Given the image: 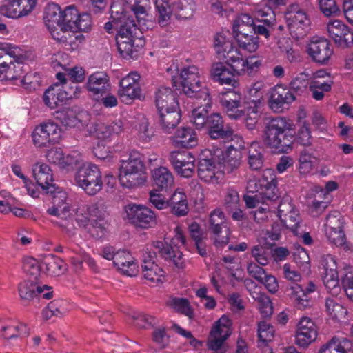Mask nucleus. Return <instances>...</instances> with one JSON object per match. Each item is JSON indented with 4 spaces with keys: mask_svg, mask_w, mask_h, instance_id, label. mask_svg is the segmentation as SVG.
<instances>
[{
    "mask_svg": "<svg viewBox=\"0 0 353 353\" xmlns=\"http://www.w3.org/2000/svg\"><path fill=\"white\" fill-rule=\"evenodd\" d=\"M33 176L37 183L46 192H53L57 189L54 183L52 170L44 163H37L32 168Z\"/></svg>",
    "mask_w": 353,
    "mask_h": 353,
    "instance_id": "7c9ffc66",
    "label": "nucleus"
},
{
    "mask_svg": "<svg viewBox=\"0 0 353 353\" xmlns=\"http://www.w3.org/2000/svg\"><path fill=\"white\" fill-rule=\"evenodd\" d=\"M234 143H231L227 147L226 150L223 153L224 167L232 172L236 169L241 164V150L244 148V141L241 136L235 135L234 140Z\"/></svg>",
    "mask_w": 353,
    "mask_h": 353,
    "instance_id": "c756f323",
    "label": "nucleus"
},
{
    "mask_svg": "<svg viewBox=\"0 0 353 353\" xmlns=\"http://www.w3.org/2000/svg\"><path fill=\"white\" fill-rule=\"evenodd\" d=\"M234 39L241 48L249 52H254L259 48V38L252 33L235 34Z\"/></svg>",
    "mask_w": 353,
    "mask_h": 353,
    "instance_id": "3c124183",
    "label": "nucleus"
},
{
    "mask_svg": "<svg viewBox=\"0 0 353 353\" xmlns=\"http://www.w3.org/2000/svg\"><path fill=\"white\" fill-rule=\"evenodd\" d=\"M352 346V341L347 338L333 337L320 348L318 353H348Z\"/></svg>",
    "mask_w": 353,
    "mask_h": 353,
    "instance_id": "79ce46f5",
    "label": "nucleus"
},
{
    "mask_svg": "<svg viewBox=\"0 0 353 353\" xmlns=\"http://www.w3.org/2000/svg\"><path fill=\"white\" fill-rule=\"evenodd\" d=\"M85 86L93 99L110 91L111 88L108 75L102 71H97L90 75Z\"/></svg>",
    "mask_w": 353,
    "mask_h": 353,
    "instance_id": "c85d7f7f",
    "label": "nucleus"
},
{
    "mask_svg": "<svg viewBox=\"0 0 353 353\" xmlns=\"http://www.w3.org/2000/svg\"><path fill=\"white\" fill-rule=\"evenodd\" d=\"M21 0H11L7 4L0 7L1 14L9 18H19L22 15V10L20 8Z\"/></svg>",
    "mask_w": 353,
    "mask_h": 353,
    "instance_id": "bf43d9fd",
    "label": "nucleus"
},
{
    "mask_svg": "<svg viewBox=\"0 0 353 353\" xmlns=\"http://www.w3.org/2000/svg\"><path fill=\"white\" fill-rule=\"evenodd\" d=\"M277 183L275 171L268 168L263 171L261 176L258 180L249 181L248 189L250 192H259L261 202L268 204L277 201L281 197Z\"/></svg>",
    "mask_w": 353,
    "mask_h": 353,
    "instance_id": "1a4fd4ad",
    "label": "nucleus"
},
{
    "mask_svg": "<svg viewBox=\"0 0 353 353\" xmlns=\"http://www.w3.org/2000/svg\"><path fill=\"white\" fill-rule=\"evenodd\" d=\"M133 325L138 329L153 330V331H165V328L159 324L156 317L145 314H139L133 317Z\"/></svg>",
    "mask_w": 353,
    "mask_h": 353,
    "instance_id": "a18cd8bd",
    "label": "nucleus"
},
{
    "mask_svg": "<svg viewBox=\"0 0 353 353\" xmlns=\"http://www.w3.org/2000/svg\"><path fill=\"white\" fill-rule=\"evenodd\" d=\"M308 75L304 72L297 74L289 83V90L295 94H301L307 87Z\"/></svg>",
    "mask_w": 353,
    "mask_h": 353,
    "instance_id": "13d9d810",
    "label": "nucleus"
},
{
    "mask_svg": "<svg viewBox=\"0 0 353 353\" xmlns=\"http://www.w3.org/2000/svg\"><path fill=\"white\" fill-rule=\"evenodd\" d=\"M23 273L26 274L27 277L25 280L26 286L23 299L34 301L43 298L46 300H50L54 297L52 288L39 283L40 266L36 259L23 257Z\"/></svg>",
    "mask_w": 353,
    "mask_h": 353,
    "instance_id": "39448f33",
    "label": "nucleus"
},
{
    "mask_svg": "<svg viewBox=\"0 0 353 353\" xmlns=\"http://www.w3.org/2000/svg\"><path fill=\"white\" fill-rule=\"evenodd\" d=\"M75 180L78 186L90 196L97 194L103 187L101 171L97 165L92 163L81 167L76 174Z\"/></svg>",
    "mask_w": 353,
    "mask_h": 353,
    "instance_id": "9b49d317",
    "label": "nucleus"
},
{
    "mask_svg": "<svg viewBox=\"0 0 353 353\" xmlns=\"http://www.w3.org/2000/svg\"><path fill=\"white\" fill-rule=\"evenodd\" d=\"M329 37L340 48H350L353 45V32L339 20L330 21L327 25Z\"/></svg>",
    "mask_w": 353,
    "mask_h": 353,
    "instance_id": "393cba45",
    "label": "nucleus"
},
{
    "mask_svg": "<svg viewBox=\"0 0 353 353\" xmlns=\"http://www.w3.org/2000/svg\"><path fill=\"white\" fill-rule=\"evenodd\" d=\"M94 129L97 139L105 141L113 135L121 133L123 130V124L120 119H117L111 123H98L95 125Z\"/></svg>",
    "mask_w": 353,
    "mask_h": 353,
    "instance_id": "4c0bfd02",
    "label": "nucleus"
},
{
    "mask_svg": "<svg viewBox=\"0 0 353 353\" xmlns=\"http://www.w3.org/2000/svg\"><path fill=\"white\" fill-rule=\"evenodd\" d=\"M209 229L214 235V245L223 247L229 241L230 230L225 225V216L219 209L213 210L209 218Z\"/></svg>",
    "mask_w": 353,
    "mask_h": 353,
    "instance_id": "aec40b11",
    "label": "nucleus"
},
{
    "mask_svg": "<svg viewBox=\"0 0 353 353\" xmlns=\"http://www.w3.org/2000/svg\"><path fill=\"white\" fill-rule=\"evenodd\" d=\"M220 103L224 112L231 119H239L245 114L246 105L243 101V95L241 92L229 90L224 93Z\"/></svg>",
    "mask_w": 353,
    "mask_h": 353,
    "instance_id": "dca6fc26",
    "label": "nucleus"
},
{
    "mask_svg": "<svg viewBox=\"0 0 353 353\" xmlns=\"http://www.w3.org/2000/svg\"><path fill=\"white\" fill-rule=\"evenodd\" d=\"M325 306L327 314L333 319H340L347 314L346 308L339 303L336 298H326Z\"/></svg>",
    "mask_w": 353,
    "mask_h": 353,
    "instance_id": "603ef678",
    "label": "nucleus"
},
{
    "mask_svg": "<svg viewBox=\"0 0 353 353\" xmlns=\"http://www.w3.org/2000/svg\"><path fill=\"white\" fill-rule=\"evenodd\" d=\"M65 301L63 299H56L50 302L43 310V316L48 319L52 316L61 317L66 312Z\"/></svg>",
    "mask_w": 353,
    "mask_h": 353,
    "instance_id": "864d4df0",
    "label": "nucleus"
},
{
    "mask_svg": "<svg viewBox=\"0 0 353 353\" xmlns=\"http://www.w3.org/2000/svg\"><path fill=\"white\" fill-rule=\"evenodd\" d=\"M179 85L183 93L194 99H207L208 90L203 87L199 74V69L194 65L183 68L179 77Z\"/></svg>",
    "mask_w": 353,
    "mask_h": 353,
    "instance_id": "9d476101",
    "label": "nucleus"
},
{
    "mask_svg": "<svg viewBox=\"0 0 353 353\" xmlns=\"http://www.w3.org/2000/svg\"><path fill=\"white\" fill-rule=\"evenodd\" d=\"M283 277L291 282L286 287V292L294 305L299 310L309 308L312 305V294L317 290L313 281L300 283L301 275L297 270H292L289 263L284 264L283 267Z\"/></svg>",
    "mask_w": 353,
    "mask_h": 353,
    "instance_id": "20e7f679",
    "label": "nucleus"
},
{
    "mask_svg": "<svg viewBox=\"0 0 353 353\" xmlns=\"http://www.w3.org/2000/svg\"><path fill=\"white\" fill-rule=\"evenodd\" d=\"M320 11L327 17H336L341 14V10L336 0H318Z\"/></svg>",
    "mask_w": 353,
    "mask_h": 353,
    "instance_id": "4d7b16f0",
    "label": "nucleus"
},
{
    "mask_svg": "<svg viewBox=\"0 0 353 353\" xmlns=\"http://www.w3.org/2000/svg\"><path fill=\"white\" fill-rule=\"evenodd\" d=\"M324 276L323 281L328 290L339 287L337 265L335 259L331 255H327L323 261Z\"/></svg>",
    "mask_w": 353,
    "mask_h": 353,
    "instance_id": "e433bc0d",
    "label": "nucleus"
},
{
    "mask_svg": "<svg viewBox=\"0 0 353 353\" xmlns=\"http://www.w3.org/2000/svg\"><path fill=\"white\" fill-rule=\"evenodd\" d=\"M126 217L137 228L148 229L157 224V215L148 207L135 203H129L125 207Z\"/></svg>",
    "mask_w": 353,
    "mask_h": 353,
    "instance_id": "2eb2a0df",
    "label": "nucleus"
},
{
    "mask_svg": "<svg viewBox=\"0 0 353 353\" xmlns=\"http://www.w3.org/2000/svg\"><path fill=\"white\" fill-rule=\"evenodd\" d=\"M145 167L143 155L133 150L128 160H122L119 168V181L124 187L130 188L145 183Z\"/></svg>",
    "mask_w": 353,
    "mask_h": 353,
    "instance_id": "423d86ee",
    "label": "nucleus"
},
{
    "mask_svg": "<svg viewBox=\"0 0 353 353\" xmlns=\"http://www.w3.org/2000/svg\"><path fill=\"white\" fill-rule=\"evenodd\" d=\"M216 170L215 160L211 151L209 150L202 151L199 158L197 168L199 179L206 183H217Z\"/></svg>",
    "mask_w": 353,
    "mask_h": 353,
    "instance_id": "bb28decb",
    "label": "nucleus"
},
{
    "mask_svg": "<svg viewBox=\"0 0 353 353\" xmlns=\"http://www.w3.org/2000/svg\"><path fill=\"white\" fill-rule=\"evenodd\" d=\"M114 265L123 274L133 276L138 272V265L132 254L125 250H119L113 261Z\"/></svg>",
    "mask_w": 353,
    "mask_h": 353,
    "instance_id": "f704fd0d",
    "label": "nucleus"
},
{
    "mask_svg": "<svg viewBox=\"0 0 353 353\" xmlns=\"http://www.w3.org/2000/svg\"><path fill=\"white\" fill-rule=\"evenodd\" d=\"M66 27L73 32H88L92 26V19L87 12L79 13L74 6L65 8L63 16Z\"/></svg>",
    "mask_w": 353,
    "mask_h": 353,
    "instance_id": "5701e85b",
    "label": "nucleus"
},
{
    "mask_svg": "<svg viewBox=\"0 0 353 353\" xmlns=\"http://www.w3.org/2000/svg\"><path fill=\"white\" fill-rule=\"evenodd\" d=\"M196 103L200 104L194 108L192 112L191 121L194 124L195 127L198 129L205 128L207 122L208 121L209 110L211 108V99L210 94L207 99H195Z\"/></svg>",
    "mask_w": 353,
    "mask_h": 353,
    "instance_id": "c9c22d12",
    "label": "nucleus"
},
{
    "mask_svg": "<svg viewBox=\"0 0 353 353\" xmlns=\"http://www.w3.org/2000/svg\"><path fill=\"white\" fill-rule=\"evenodd\" d=\"M46 265L48 274L52 276H58L65 270L64 262L59 257L52 256L48 259Z\"/></svg>",
    "mask_w": 353,
    "mask_h": 353,
    "instance_id": "338daca9",
    "label": "nucleus"
},
{
    "mask_svg": "<svg viewBox=\"0 0 353 353\" xmlns=\"http://www.w3.org/2000/svg\"><path fill=\"white\" fill-rule=\"evenodd\" d=\"M170 305L175 312L187 316L192 320L194 318V310L188 299L183 297H174L170 301Z\"/></svg>",
    "mask_w": 353,
    "mask_h": 353,
    "instance_id": "09e8293b",
    "label": "nucleus"
},
{
    "mask_svg": "<svg viewBox=\"0 0 353 353\" xmlns=\"http://www.w3.org/2000/svg\"><path fill=\"white\" fill-rule=\"evenodd\" d=\"M314 157L307 150L301 152L299 162V171L301 174H307L310 173L313 168V159Z\"/></svg>",
    "mask_w": 353,
    "mask_h": 353,
    "instance_id": "680f3d73",
    "label": "nucleus"
},
{
    "mask_svg": "<svg viewBox=\"0 0 353 353\" xmlns=\"http://www.w3.org/2000/svg\"><path fill=\"white\" fill-rule=\"evenodd\" d=\"M169 161L183 177H190L194 172L196 158L188 151H173L170 154Z\"/></svg>",
    "mask_w": 353,
    "mask_h": 353,
    "instance_id": "4be33fe9",
    "label": "nucleus"
},
{
    "mask_svg": "<svg viewBox=\"0 0 353 353\" xmlns=\"http://www.w3.org/2000/svg\"><path fill=\"white\" fill-rule=\"evenodd\" d=\"M154 5L161 26L168 25L172 14L183 19L191 17L195 9L194 0H154Z\"/></svg>",
    "mask_w": 353,
    "mask_h": 353,
    "instance_id": "0eeeda50",
    "label": "nucleus"
},
{
    "mask_svg": "<svg viewBox=\"0 0 353 353\" xmlns=\"http://www.w3.org/2000/svg\"><path fill=\"white\" fill-rule=\"evenodd\" d=\"M296 100V96L288 88L276 85L271 92L269 106L274 112H282Z\"/></svg>",
    "mask_w": 353,
    "mask_h": 353,
    "instance_id": "cd10ccee",
    "label": "nucleus"
},
{
    "mask_svg": "<svg viewBox=\"0 0 353 353\" xmlns=\"http://www.w3.org/2000/svg\"><path fill=\"white\" fill-rule=\"evenodd\" d=\"M142 256L141 268L144 278L152 284L162 283L164 280L165 272L155 262L156 252L147 248Z\"/></svg>",
    "mask_w": 353,
    "mask_h": 353,
    "instance_id": "412c9836",
    "label": "nucleus"
},
{
    "mask_svg": "<svg viewBox=\"0 0 353 353\" xmlns=\"http://www.w3.org/2000/svg\"><path fill=\"white\" fill-rule=\"evenodd\" d=\"M152 186L157 191L168 192L174 187L172 172L166 167L159 166L151 172Z\"/></svg>",
    "mask_w": 353,
    "mask_h": 353,
    "instance_id": "473e14b6",
    "label": "nucleus"
},
{
    "mask_svg": "<svg viewBox=\"0 0 353 353\" xmlns=\"http://www.w3.org/2000/svg\"><path fill=\"white\" fill-rule=\"evenodd\" d=\"M149 0H112L110 6V19L121 21L133 20L128 14L132 12L139 26L144 25L148 16Z\"/></svg>",
    "mask_w": 353,
    "mask_h": 353,
    "instance_id": "6e6552de",
    "label": "nucleus"
},
{
    "mask_svg": "<svg viewBox=\"0 0 353 353\" xmlns=\"http://www.w3.org/2000/svg\"><path fill=\"white\" fill-rule=\"evenodd\" d=\"M49 194V192H47ZM52 194V206L48 209L47 212L52 216L59 217L63 220H66L71 215V209L69 204L66 203L67 194L57 186V189Z\"/></svg>",
    "mask_w": 353,
    "mask_h": 353,
    "instance_id": "2f4dec72",
    "label": "nucleus"
},
{
    "mask_svg": "<svg viewBox=\"0 0 353 353\" xmlns=\"http://www.w3.org/2000/svg\"><path fill=\"white\" fill-rule=\"evenodd\" d=\"M139 79L140 75L137 72H130L120 80L118 95L123 102L129 103L141 99L142 90Z\"/></svg>",
    "mask_w": 353,
    "mask_h": 353,
    "instance_id": "6ab92c4d",
    "label": "nucleus"
},
{
    "mask_svg": "<svg viewBox=\"0 0 353 353\" xmlns=\"http://www.w3.org/2000/svg\"><path fill=\"white\" fill-rule=\"evenodd\" d=\"M292 121L283 117L271 119L265 128V141L276 153H286L291 150L294 136Z\"/></svg>",
    "mask_w": 353,
    "mask_h": 353,
    "instance_id": "7ed1b4c3",
    "label": "nucleus"
},
{
    "mask_svg": "<svg viewBox=\"0 0 353 353\" xmlns=\"http://www.w3.org/2000/svg\"><path fill=\"white\" fill-rule=\"evenodd\" d=\"M274 25V20L272 19H263L261 22H255L254 26L251 28L250 33L254 36L261 35L265 39L269 38L270 30L272 29Z\"/></svg>",
    "mask_w": 353,
    "mask_h": 353,
    "instance_id": "0e129e2a",
    "label": "nucleus"
},
{
    "mask_svg": "<svg viewBox=\"0 0 353 353\" xmlns=\"http://www.w3.org/2000/svg\"><path fill=\"white\" fill-rule=\"evenodd\" d=\"M65 9L61 10L60 6L55 3H49L46 6L43 14L44 23L48 29L65 23Z\"/></svg>",
    "mask_w": 353,
    "mask_h": 353,
    "instance_id": "58836bf2",
    "label": "nucleus"
},
{
    "mask_svg": "<svg viewBox=\"0 0 353 353\" xmlns=\"http://www.w3.org/2000/svg\"><path fill=\"white\" fill-rule=\"evenodd\" d=\"M264 148L257 141H253L248 148V163L249 167L253 170H260L264 162Z\"/></svg>",
    "mask_w": 353,
    "mask_h": 353,
    "instance_id": "c03bdc74",
    "label": "nucleus"
},
{
    "mask_svg": "<svg viewBox=\"0 0 353 353\" xmlns=\"http://www.w3.org/2000/svg\"><path fill=\"white\" fill-rule=\"evenodd\" d=\"M222 332H210L207 340V346L209 350L214 352H221L223 350H226L225 346V341L230 337L232 332H225L224 335H221Z\"/></svg>",
    "mask_w": 353,
    "mask_h": 353,
    "instance_id": "8fccbe9b",
    "label": "nucleus"
},
{
    "mask_svg": "<svg viewBox=\"0 0 353 353\" xmlns=\"http://www.w3.org/2000/svg\"><path fill=\"white\" fill-rule=\"evenodd\" d=\"M210 137L212 139H223L224 141L234 140V134L232 128L224 123L221 115L219 113H212L210 114L208 121L205 126Z\"/></svg>",
    "mask_w": 353,
    "mask_h": 353,
    "instance_id": "b1692460",
    "label": "nucleus"
},
{
    "mask_svg": "<svg viewBox=\"0 0 353 353\" xmlns=\"http://www.w3.org/2000/svg\"><path fill=\"white\" fill-rule=\"evenodd\" d=\"M214 47L219 60L225 61L230 70L223 63H214L210 70V77L213 81L221 85H230L233 88L239 85L235 76L245 74L251 75L257 71L262 63L255 56L244 57L239 49L226 39L221 34L217 33L214 38Z\"/></svg>",
    "mask_w": 353,
    "mask_h": 353,
    "instance_id": "f257e3e1",
    "label": "nucleus"
},
{
    "mask_svg": "<svg viewBox=\"0 0 353 353\" xmlns=\"http://www.w3.org/2000/svg\"><path fill=\"white\" fill-rule=\"evenodd\" d=\"M104 29L108 33H113L116 30V44L120 54L124 59H135L139 47H143L145 41L139 28L134 20L120 21L110 19L104 25Z\"/></svg>",
    "mask_w": 353,
    "mask_h": 353,
    "instance_id": "f03ea898",
    "label": "nucleus"
},
{
    "mask_svg": "<svg viewBox=\"0 0 353 353\" xmlns=\"http://www.w3.org/2000/svg\"><path fill=\"white\" fill-rule=\"evenodd\" d=\"M344 221L341 214L337 211H332L325 219V231L343 229Z\"/></svg>",
    "mask_w": 353,
    "mask_h": 353,
    "instance_id": "052dcab7",
    "label": "nucleus"
},
{
    "mask_svg": "<svg viewBox=\"0 0 353 353\" xmlns=\"http://www.w3.org/2000/svg\"><path fill=\"white\" fill-rule=\"evenodd\" d=\"M154 102L157 111L179 108L176 95L169 87L161 86L157 90L154 94Z\"/></svg>",
    "mask_w": 353,
    "mask_h": 353,
    "instance_id": "72a5a7b5",
    "label": "nucleus"
},
{
    "mask_svg": "<svg viewBox=\"0 0 353 353\" xmlns=\"http://www.w3.org/2000/svg\"><path fill=\"white\" fill-rule=\"evenodd\" d=\"M306 52L314 62L326 65L333 54L334 50L327 39L314 37L307 44Z\"/></svg>",
    "mask_w": 353,
    "mask_h": 353,
    "instance_id": "a211bd4d",
    "label": "nucleus"
},
{
    "mask_svg": "<svg viewBox=\"0 0 353 353\" xmlns=\"http://www.w3.org/2000/svg\"><path fill=\"white\" fill-rule=\"evenodd\" d=\"M34 144L44 147L57 143L61 137V129L54 122L47 121L37 125L32 134Z\"/></svg>",
    "mask_w": 353,
    "mask_h": 353,
    "instance_id": "f3484780",
    "label": "nucleus"
},
{
    "mask_svg": "<svg viewBox=\"0 0 353 353\" xmlns=\"http://www.w3.org/2000/svg\"><path fill=\"white\" fill-rule=\"evenodd\" d=\"M22 50L21 48L12 46L10 43H0V68L5 69V72L8 68V64L6 60L8 57L14 59L17 65H13V70L15 73L14 75L11 76L10 78L12 79H18L21 77L22 74Z\"/></svg>",
    "mask_w": 353,
    "mask_h": 353,
    "instance_id": "a878e982",
    "label": "nucleus"
},
{
    "mask_svg": "<svg viewBox=\"0 0 353 353\" xmlns=\"http://www.w3.org/2000/svg\"><path fill=\"white\" fill-rule=\"evenodd\" d=\"M55 118L65 127H76L80 122L73 110L66 108L58 110L55 113Z\"/></svg>",
    "mask_w": 353,
    "mask_h": 353,
    "instance_id": "5fc2aeb1",
    "label": "nucleus"
},
{
    "mask_svg": "<svg viewBox=\"0 0 353 353\" xmlns=\"http://www.w3.org/2000/svg\"><path fill=\"white\" fill-rule=\"evenodd\" d=\"M285 19L291 35L303 37L310 24L306 11L298 3L290 4L285 12Z\"/></svg>",
    "mask_w": 353,
    "mask_h": 353,
    "instance_id": "4468645a",
    "label": "nucleus"
},
{
    "mask_svg": "<svg viewBox=\"0 0 353 353\" xmlns=\"http://www.w3.org/2000/svg\"><path fill=\"white\" fill-rule=\"evenodd\" d=\"M174 232V236L172 239V243L174 246L164 241H157L154 246L165 261L172 262L176 267L180 268H183V259L182 252L179 250L178 245H185L186 239L179 226L175 228Z\"/></svg>",
    "mask_w": 353,
    "mask_h": 353,
    "instance_id": "f8f14e48",
    "label": "nucleus"
},
{
    "mask_svg": "<svg viewBox=\"0 0 353 353\" xmlns=\"http://www.w3.org/2000/svg\"><path fill=\"white\" fill-rule=\"evenodd\" d=\"M325 232L326 236L331 243L337 247L343 248L344 250L349 249L343 229L326 230Z\"/></svg>",
    "mask_w": 353,
    "mask_h": 353,
    "instance_id": "e2e57ef3",
    "label": "nucleus"
},
{
    "mask_svg": "<svg viewBox=\"0 0 353 353\" xmlns=\"http://www.w3.org/2000/svg\"><path fill=\"white\" fill-rule=\"evenodd\" d=\"M159 122L164 132L170 133L179 124L181 120V114L179 108L173 110H163L158 111Z\"/></svg>",
    "mask_w": 353,
    "mask_h": 353,
    "instance_id": "a19ab883",
    "label": "nucleus"
},
{
    "mask_svg": "<svg viewBox=\"0 0 353 353\" xmlns=\"http://www.w3.org/2000/svg\"><path fill=\"white\" fill-rule=\"evenodd\" d=\"M263 94L259 88L254 85L248 92V96L246 97L245 104L246 109H253L260 110L263 103Z\"/></svg>",
    "mask_w": 353,
    "mask_h": 353,
    "instance_id": "6e6d98bb",
    "label": "nucleus"
},
{
    "mask_svg": "<svg viewBox=\"0 0 353 353\" xmlns=\"http://www.w3.org/2000/svg\"><path fill=\"white\" fill-rule=\"evenodd\" d=\"M252 17L256 22H261L263 19H272L274 20V11L266 5L259 4L254 6L252 10Z\"/></svg>",
    "mask_w": 353,
    "mask_h": 353,
    "instance_id": "69168bd1",
    "label": "nucleus"
},
{
    "mask_svg": "<svg viewBox=\"0 0 353 353\" xmlns=\"http://www.w3.org/2000/svg\"><path fill=\"white\" fill-rule=\"evenodd\" d=\"M168 207L171 212L176 216H183L188 212L186 195L181 191H175L169 199Z\"/></svg>",
    "mask_w": 353,
    "mask_h": 353,
    "instance_id": "37998d69",
    "label": "nucleus"
},
{
    "mask_svg": "<svg viewBox=\"0 0 353 353\" xmlns=\"http://www.w3.org/2000/svg\"><path fill=\"white\" fill-rule=\"evenodd\" d=\"M250 295L258 303L259 311L264 317H270L272 314V303L268 296L257 288L250 290Z\"/></svg>",
    "mask_w": 353,
    "mask_h": 353,
    "instance_id": "49530a36",
    "label": "nucleus"
},
{
    "mask_svg": "<svg viewBox=\"0 0 353 353\" xmlns=\"http://www.w3.org/2000/svg\"><path fill=\"white\" fill-rule=\"evenodd\" d=\"M334 82L332 80L323 81L315 79L310 82L309 90L312 92V97L318 101L324 98L325 92L331 90Z\"/></svg>",
    "mask_w": 353,
    "mask_h": 353,
    "instance_id": "de8ad7c7",
    "label": "nucleus"
},
{
    "mask_svg": "<svg viewBox=\"0 0 353 353\" xmlns=\"http://www.w3.org/2000/svg\"><path fill=\"white\" fill-rule=\"evenodd\" d=\"M76 210L77 215L81 214L85 221L89 222L88 231L93 238L99 239L106 235L108 223L104 219L98 216L99 210L97 204H81Z\"/></svg>",
    "mask_w": 353,
    "mask_h": 353,
    "instance_id": "ddd939ff",
    "label": "nucleus"
},
{
    "mask_svg": "<svg viewBox=\"0 0 353 353\" xmlns=\"http://www.w3.org/2000/svg\"><path fill=\"white\" fill-rule=\"evenodd\" d=\"M174 143L176 147L190 148L196 146L198 139L195 131L190 128H181L177 130L174 137Z\"/></svg>",
    "mask_w": 353,
    "mask_h": 353,
    "instance_id": "ea45409f",
    "label": "nucleus"
},
{
    "mask_svg": "<svg viewBox=\"0 0 353 353\" xmlns=\"http://www.w3.org/2000/svg\"><path fill=\"white\" fill-rule=\"evenodd\" d=\"M251 254L255 261L261 265H266L270 259V254L267 248L261 245H256L252 248Z\"/></svg>",
    "mask_w": 353,
    "mask_h": 353,
    "instance_id": "774afa93",
    "label": "nucleus"
}]
</instances>
